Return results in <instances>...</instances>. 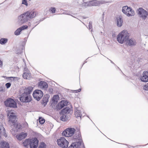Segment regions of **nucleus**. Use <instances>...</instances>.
Masks as SVG:
<instances>
[{"label":"nucleus","instance_id":"nucleus-1","mask_svg":"<svg viewBox=\"0 0 148 148\" xmlns=\"http://www.w3.org/2000/svg\"><path fill=\"white\" fill-rule=\"evenodd\" d=\"M33 88L31 86H29L25 88L24 90V92L21 95L19 98L20 100L23 102H28L31 100V97L30 95L32 92Z\"/></svg>","mask_w":148,"mask_h":148},{"label":"nucleus","instance_id":"nucleus-2","mask_svg":"<svg viewBox=\"0 0 148 148\" xmlns=\"http://www.w3.org/2000/svg\"><path fill=\"white\" fill-rule=\"evenodd\" d=\"M130 34L127 30H124L120 32L117 36L116 40L120 44L127 42L129 39Z\"/></svg>","mask_w":148,"mask_h":148},{"label":"nucleus","instance_id":"nucleus-3","mask_svg":"<svg viewBox=\"0 0 148 148\" xmlns=\"http://www.w3.org/2000/svg\"><path fill=\"white\" fill-rule=\"evenodd\" d=\"M38 143V139H25L23 143V145L27 148H36Z\"/></svg>","mask_w":148,"mask_h":148},{"label":"nucleus","instance_id":"nucleus-4","mask_svg":"<svg viewBox=\"0 0 148 148\" xmlns=\"http://www.w3.org/2000/svg\"><path fill=\"white\" fill-rule=\"evenodd\" d=\"M29 12H25L18 16L17 22L18 24L22 25L27 22L29 19Z\"/></svg>","mask_w":148,"mask_h":148},{"label":"nucleus","instance_id":"nucleus-5","mask_svg":"<svg viewBox=\"0 0 148 148\" xmlns=\"http://www.w3.org/2000/svg\"><path fill=\"white\" fill-rule=\"evenodd\" d=\"M76 130L74 128H68L65 130L62 133L63 136L69 137L73 136Z\"/></svg>","mask_w":148,"mask_h":148},{"label":"nucleus","instance_id":"nucleus-6","mask_svg":"<svg viewBox=\"0 0 148 148\" xmlns=\"http://www.w3.org/2000/svg\"><path fill=\"white\" fill-rule=\"evenodd\" d=\"M122 12L128 16H133L134 15V12L131 8L127 6H125L122 8Z\"/></svg>","mask_w":148,"mask_h":148},{"label":"nucleus","instance_id":"nucleus-7","mask_svg":"<svg viewBox=\"0 0 148 148\" xmlns=\"http://www.w3.org/2000/svg\"><path fill=\"white\" fill-rule=\"evenodd\" d=\"M137 13L139 17L144 20H145L147 18L148 14L147 12L141 8H140L138 9Z\"/></svg>","mask_w":148,"mask_h":148},{"label":"nucleus","instance_id":"nucleus-8","mask_svg":"<svg viewBox=\"0 0 148 148\" xmlns=\"http://www.w3.org/2000/svg\"><path fill=\"white\" fill-rule=\"evenodd\" d=\"M5 106L7 107L15 108L16 107V103L12 99L9 98L4 102Z\"/></svg>","mask_w":148,"mask_h":148},{"label":"nucleus","instance_id":"nucleus-9","mask_svg":"<svg viewBox=\"0 0 148 148\" xmlns=\"http://www.w3.org/2000/svg\"><path fill=\"white\" fill-rule=\"evenodd\" d=\"M11 126L12 129L11 130V132L13 135L15 134L18 132V130L21 128V126L20 124L17 122L14 123Z\"/></svg>","mask_w":148,"mask_h":148},{"label":"nucleus","instance_id":"nucleus-10","mask_svg":"<svg viewBox=\"0 0 148 148\" xmlns=\"http://www.w3.org/2000/svg\"><path fill=\"white\" fill-rule=\"evenodd\" d=\"M43 95L42 92L39 90H36L34 91L33 94V97L37 101H39Z\"/></svg>","mask_w":148,"mask_h":148},{"label":"nucleus","instance_id":"nucleus-11","mask_svg":"<svg viewBox=\"0 0 148 148\" xmlns=\"http://www.w3.org/2000/svg\"><path fill=\"white\" fill-rule=\"evenodd\" d=\"M89 6H97L100 4H104L108 3L107 1H105L93 0L88 2Z\"/></svg>","mask_w":148,"mask_h":148},{"label":"nucleus","instance_id":"nucleus-12","mask_svg":"<svg viewBox=\"0 0 148 148\" xmlns=\"http://www.w3.org/2000/svg\"><path fill=\"white\" fill-rule=\"evenodd\" d=\"M58 145L63 148H66L68 145V142L66 139H57Z\"/></svg>","mask_w":148,"mask_h":148},{"label":"nucleus","instance_id":"nucleus-13","mask_svg":"<svg viewBox=\"0 0 148 148\" xmlns=\"http://www.w3.org/2000/svg\"><path fill=\"white\" fill-rule=\"evenodd\" d=\"M17 121L16 116L13 114H11L9 118L8 123L11 126L16 123V121Z\"/></svg>","mask_w":148,"mask_h":148},{"label":"nucleus","instance_id":"nucleus-14","mask_svg":"<svg viewBox=\"0 0 148 148\" xmlns=\"http://www.w3.org/2000/svg\"><path fill=\"white\" fill-rule=\"evenodd\" d=\"M141 81L144 82H148V72L147 71H144L142 76L140 77Z\"/></svg>","mask_w":148,"mask_h":148},{"label":"nucleus","instance_id":"nucleus-15","mask_svg":"<svg viewBox=\"0 0 148 148\" xmlns=\"http://www.w3.org/2000/svg\"><path fill=\"white\" fill-rule=\"evenodd\" d=\"M28 26L27 25H23L19 28H18L15 32L14 34L16 35H18L20 34V32L22 30L27 29L28 28Z\"/></svg>","mask_w":148,"mask_h":148},{"label":"nucleus","instance_id":"nucleus-16","mask_svg":"<svg viewBox=\"0 0 148 148\" xmlns=\"http://www.w3.org/2000/svg\"><path fill=\"white\" fill-rule=\"evenodd\" d=\"M68 102L66 100H62L59 102L57 108L58 109L60 110L64 106H66Z\"/></svg>","mask_w":148,"mask_h":148},{"label":"nucleus","instance_id":"nucleus-17","mask_svg":"<svg viewBox=\"0 0 148 148\" xmlns=\"http://www.w3.org/2000/svg\"><path fill=\"white\" fill-rule=\"evenodd\" d=\"M38 86L40 88L46 89L48 87V85L46 82L40 81L39 84Z\"/></svg>","mask_w":148,"mask_h":148},{"label":"nucleus","instance_id":"nucleus-18","mask_svg":"<svg viewBox=\"0 0 148 148\" xmlns=\"http://www.w3.org/2000/svg\"><path fill=\"white\" fill-rule=\"evenodd\" d=\"M82 142L80 141L72 143L70 147V148H79Z\"/></svg>","mask_w":148,"mask_h":148},{"label":"nucleus","instance_id":"nucleus-19","mask_svg":"<svg viewBox=\"0 0 148 148\" xmlns=\"http://www.w3.org/2000/svg\"><path fill=\"white\" fill-rule=\"evenodd\" d=\"M26 12H29V20H30V18H32L35 17L38 13L37 12L35 11H28Z\"/></svg>","mask_w":148,"mask_h":148},{"label":"nucleus","instance_id":"nucleus-20","mask_svg":"<svg viewBox=\"0 0 148 148\" xmlns=\"http://www.w3.org/2000/svg\"><path fill=\"white\" fill-rule=\"evenodd\" d=\"M27 136V133L26 132H21L18 135H16L17 139H24Z\"/></svg>","mask_w":148,"mask_h":148},{"label":"nucleus","instance_id":"nucleus-21","mask_svg":"<svg viewBox=\"0 0 148 148\" xmlns=\"http://www.w3.org/2000/svg\"><path fill=\"white\" fill-rule=\"evenodd\" d=\"M117 26L119 27H121L123 23V20L122 18V17L121 16H119V17H118L117 18Z\"/></svg>","mask_w":148,"mask_h":148},{"label":"nucleus","instance_id":"nucleus-22","mask_svg":"<svg viewBox=\"0 0 148 148\" xmlns=\"http://www.w3.org/2000/svg\"><path fill=\"white\" fill-rule=\"evenodd\" d=\"M128 43V45L130 46H134L136 45V42L134 39L131 38L129 40L128 42H126Z\"/></svg>","mask_w":148,"mask_h":148},{"label":"nucleus","instance_id":"nucleus-23","mask_svg":"<svg viewBox=\"0 0 148 148\" xmlns=\"http://www.w3.org/2000/svg\"><path fill=\"white\" fill-rule=\"evenodd\" d=\"M0 147L1 148H9V146L8 143L5 141H2L0 144Z\"/></svg>","mask_w":148,"mask_h":148},{"label":"nucleus","instance_id":"nucleus-24","mask_svg":"<svg viewBox=\"0 0 148 148\" xmlns=\"http://www.w3.org/2000/svg\"><path fill=\"white\" fill-rule=\"evenodd\" d=\"M71 111L70 108L68 107H66L63 109L61 111V114H69Z\"/></svg>","mask_w":148,"mask_h":148},{"label":"nucleus","instance_id":"nucleus-25","mask_svg":"<svg viewBox=\"0 0 148 148\" xmlns=\"http://www.w3.org/2000/svg\"><path fill=\"white\" fill-rule=\"evenodd\" d=\"M75 116H76L77 118L79 117L80 118H81L82 115L81 114V112L78 109V108H76V109L75 110Z\"/></svg>","mask_w":148,"mask_h":148},{"label":"nucleus","instance_id":"nucleus-26","mask_svg":"<svg viewBox=\"0 0 148 148\" xmlns=\"http://www.w3.org/2000/svg\"><path fill=\"white\" fill-rule=\"evenodd\" d=\"M23 77L25 79L29 80L31 78V74L29 73H24L23 75Z\"/></svg>","mask_w":148,"mask_h":148},{"label":"nucleus","instance_id":"nucleus-27","mask_svg":"<svg viewBox=\"0 0 148 148\" xmlns=\"http://www.w3.org/2000/svg\"><path fill=\"white\" fill-rule=\"evenodd\" d=\"M62 115L60 117V119L63 121H66L68 120L69 117L67 116L66 114H62Z\"/></svg>","mask_w":148,"mask_h":148},{"label":"nucleus","instance_id":"nucleus-28","mask_svg":"<svg viewBox=\"0 0 148 148\" xmlns=\"http://www.w3.org/2000/svg\"><path fill=\"white\" fill-rule=\"evenodd\" d=\"M49 97V96L48 95H45L42 99V103L46 104L48 101V98Z\"/></svg>","mask_w":148,"mask_h":148},{"label":"nucleus","instance_id":"nucleus-29","mask_svg":"<svg viewBox=\"0 0 148 148\" xmlns=\"http://www.w3.org/2000/svg\"><path fill=\"white\" fill-rule=\"evenodd\" d=\"M81 138H82V137L80 132L79 131H78L73 136V139H81Z\"/></svg>","mask_w":148,"mask_h":148},{"label":"nucleus","instance_id":"nucleus-30","mask_svg":"<svg viewBox=\"0 0 148 148\" xmlns=\"http://www.w3.org/2000/svg\"><path fill=\"white\" fill-rule=\"evenodd\" d=\"M34 137L32 139H40L42 138V136L40 134L34 133Z\"/></svg>","mask_w":148,"mask_h":148},{"label":"nucleus","instance_id":"nucleus-31","mask_svg":"<svg viewBox=\"0 0 148 148\" xmlns=\"http://www.w3.org/2000/svg\"><path fill=\"white\" fill-rule=\"evenodd\" d=\"M8 39L5 38H2L0 39V44L3 45L5 44L8 41Z\"/></svg>","mask_w":148,"mask_h":148},{"label":"nucleus","instance_id":"nucleus-32","mask_svg":"<svg viewBox=\"0 0 148 148\" xmlns=\"http://www.w3.org/2000/svg\"><path fill=\"white\" fill-rule=\"evenodd\" d=\"M21 11V6L16 7L14 11V12L15 13H18Z\"/></svg>","mask_w":148,"mask_h":148},{"label":"nucleus","instance_id":"nucleus-33","mask_svg":"<svg viewBox=\"0 0 148 148\" xmlns=\"http://www.w3.org/2000/svg\"><path fill=\"white\" fill-rule=\"evenodd\" d=\"M59 97L57 95H54L52 98V101L54 103L57 102Z\"/></svg>","mask_w":148,"mask_h":148},{"label":"nucleus","instance_id":"nucleus-34","mask_svg":"<svg viewBox=\"0 0 148 148\" xmlns=\"http://www.w3.org/2000/svg\"><path fill=\"white\" fill-rule=\"evenodd\" d=\"M82 6L86 8L89 6V3L88 2L84 3L82 4Z\"/></svg>","mask_w":148,"mask_h":148},{"label":"nucleus","instance_id":"nucleus-35","mask_svg":"<svg viewBox=\"0 0 148 148\" xmlns=\"http://www.w3.org/2000/svg\"><path fill=\"white\" fill-rule=\"evenodd\" d=\"M39 122L40 124H43L45 122V120L42 118H39Z\"/></svg>","mask_w":148,"mask_h":148},{"label":"nucleus","instance_id":"nucleus-36","mask_svg":"<svg viewBox=\"0 0 148 148\" xmlns=\"http://www.w3.org/2000/svg\"><path fill=\"white\" fill-rule=\"evenodd\" d=\"M46 145L44 143H41L40 145L39 146V148H45Z\"/></svg>","mask_w":148,"mask_h":148},{"label":"nucleus","instance_id":"nucleus-37","mask_svg":"<svg viewBox=\"0 0 148 148\" xmlns=\"http://www.w3.org/2000/svg\"><path fill=\"white\" fill-rule=\"evenodd\" d=\"M50 10L52 13H54L56 11V9L54 7H51L50 9Z\"/></svg>","mask_w":148,"mask_h":148},{"label":"nucleus","instance_id":"nucleus-38","mask_svg":"<svg viewBox=\"0 0 148 148\" xmlns=\"http://www.w3.org/2000/svg\"><path fill=\"white\" fill-rule=\"evenodd\" d=\"M22 4H24L26 6H27L28 5V4L27 2V1L26 0H23L22 1Z\"/></svg>","mask_w":148,"mask_h":148},{"label":"nucleus","instance_id":"nucleus-39","mask_svg":"<svg viewBox=\"0 0 148 148\" xmlns=\"http://www.w3.org/2000/svg\"><path fill=\"white\" fill-rule=\"evenodd\" d=\"M92 22H90L89 23V25H88V28L89 29H91L92 28Z\"/></svg>","mask_w":148,"mask_h":148},{"label":"nucleus","instance_id":"nucleus-40","mask_svg":"<svg viewBox=\"0 0 148 148\" xmlns=\"http://www.w3.org/2000/svg\"><path fill=\"white\" fill-rule=\"evenodd\" d=\"M11 84L10 83H7L5 84V86L7 88H10L11 86Z\"/></svg>","mask_w":148,"mask_h":148},{"label":"nucleus","instance_id":"nucleus-41","mask_svg":"<svg viewBox=\"0 0 148 148\" xmlns=\"http://www.w3.org/2000/svg\"><path fill=\"white\" fill-rule=\"evenodd\" d=\"M143 88L145 90H148V83L144 86L143 87Z\"/></svg>","mask_w":148,"mask_h":148},{"label":"nucleus","instance_id":"nucleus-42","mask_svg":"<svg viewBox=\"0 0 148 148\" xmlns=\"http://www.w3.org/2000/svg\"><path fill=\"white\" fill-rule=\"evenodd\" d=\"M4 88L2 86L0 87V91H4Z\"/></svg>","mask_w":148,"mask_h":148},{"label":"nucleus","instance_id":"nucleus-43","mask_svg":"<svg viewBox=\"0 0 148 148\" xmlns=\"http://www.w3.org/2000/svg\"><path fill=\"white\" fill-rule=\"evenodd\" d=\"M81 90V89H79L78 90H75V92H79Z\"/></svg>","mask_w":148,"mask_h":148},{"label":"nucleus","instance_id":"nucleus-44","mask_svg":"<svg viewBox=\"0 0 148 148\" xmlns=\"http://www.w3.org/2000/svg\"><path fill=\"white\" fill-rule=\"evenodd\" d=\"M2 62L1 60H0V67L2 66Z\"/></svg>","mask_w":148,"mask_h":148},{"label":"nucleus","instance_id":"nucleus-45","mask_svg":"<svg viewBox=\"0 0 148 148\" xmlns=\"http://www.w3.org/2000/svg\"><path fill=\"white\" fill-rule=\"evenodd\" d=\"M10 79H11H11H12L13 78V79H14V78H15V77H10ZM11 80H12V79H11Z\"/></svg>","mask_w":148,"mask_h":148},{"label":"nucleus","instance_id":"nucleus-46","mask_svg":"<svg viewBox=\"0 0 148 148\" xmlns=\"http://www.w3.org/2000/svg\"><path fill=\"white\" fill-rule=\"evenodd\" d=\"M25 123H26L25 124V126L28 125V124L26 122Z\"/></svg>","mask_w":148,"mask_h":148},{"label":"nucleus","instance_id":"nucleus-47","mask_svg":"<svg viewBox=\"0 0 148 148\" xmlns=\"http://www.w3.org/2000/svg\"><path fill=\"white\" fill-rule=\"evenodd\" d=\"M60 139H65V138L63 137H61Z\"/></svg>","mask_w":148,"mask_h":148},{"label":"nucleus","instance_id":"nucleus-48","mask_svg":"<svg viewBox=\"0 0 148 148\" xmlns=\"http://www.w3.org/2000/svg\"><path fill=\"white\" fill-rule=\"evenodd\" d=\"M110 61H111V62L112 63H113V64H114V62H112V61H111V60H110Z\"/></svg>","mask_w":148,"mask_h":148},{"label":"nucleus","instance_id":"nucleus-49","mask_svg":"<svg viewBox=\"0 0 148 148\" xmlns=\"http://www.w3.org/2000/svg\"><path fill=\"white\" fill-rule=\"evenodd\" d=\"M1 116H2V118H3V115H1Z\"/></svg>","mask_w":148,"mask_h":148},{"label":"nucleus","instance_id":"nucleus-50","mask_svg":"<svg viewBox=\"0 0 148 148\" xmlns=\"http://www.w3.org/2000/svg\"><path fill=\"white\" fill-rule=\"evenodd\" d=\"M0 117L1 118V117H2V116H0Z\"/></svg>","mask_w":148,"mask_h":148},{"label":"nucleus","instance_id":"nucleus-51","mask_svg":"<svg viewBox=\"0 0 148 148\" xmlns=\"http://www.w3.org/2000/svg\"><path fill=\"white\" fill-rule=\"evenodd\" d=\"M27 70H28V69H26V70H25V71H27Z\"/></svg>","mask_w":148,"mask_h":148},{"label":"nucleus","instance_id":"nucleus-52","mask_svg":"<svg viewBox=\"0 0 148 148\" xmlns=\"http://www.w3.org/2000/svg\"><path fill=\"white\" fill-rule=\"evenodd\" d=\"M20 140H21L22 139H19Z\"/></svg>","mask_w":148,"mask_h":148},{"label":"nucleus","instance_id":"nucleus-53","mask_svg":"<svg viewBox=\"0 0 148 148\" xmlns=\"http://www.w3.org/2000/svg\"><path fill=\"white\" fill-rule=\"evenodd\" d=\"M92 29L91 30V32H92Z\"/></svg>","mask_w":148,"mask_h":148}]
</instances>
